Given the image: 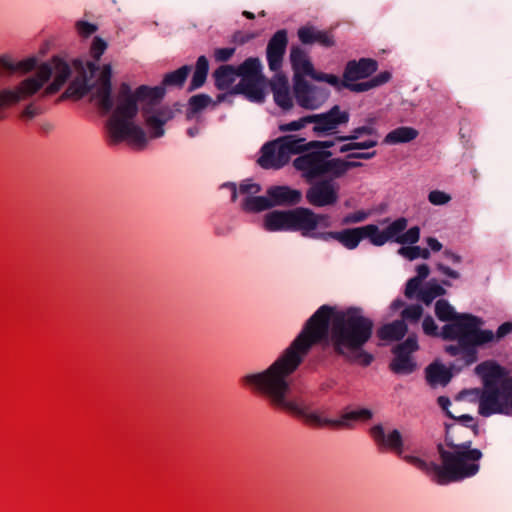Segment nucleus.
Returning a JSON list of instances; mask_svg holds the SVG:
<instances>
[{
    "label": "nucleus",
    "instance_id": "58",
    "mask_svg": "<svg viewBox=\"0 0 512 512\" xmlns=\"http://www.w3.org/2000/svg\"><path fill=\"white\" fill-rule=\"evenodd\" d=\"M510 333H512V322H504L497 328L494 339L501 340Z\"/></svg>",
    "mask_w": 512,
    "mask_h": 512
},
{
    "label": "nucleus",
    "instance_id": "46",
    "mask_svg": "<svg viewBox=\"0 0 512 512\" xmlns=\"http://www.w3.org/2000/svg\"><path fill=\"white\" fill-rule=\"evenodd\" d=\"M350 160L351 159L344 160L342 158H335V179L343 177L350 169L363 166L362 162Z\"/></svg>",
    "mask_w": 512,
    "mask_h": 512
},
{
    "label": "nucleus",
    "instance_id": "16",
    "mask_svg": "<svg viewBox=\"0 0 512 512\" xmlns=\"http://www.w3.org/2000/svg\"><path fill=\"white\" fill-rule=\"evenodd\" d=\"M374 232L375 229L371 227V224H368L365 226L344 228L339 231H329L328 233L319 235V237L323 242L335 240L347 250H355L364 239H369L372 243Z\"/></svg>",
    "mask_w": 512,
    "mask_h": 512
},
{
    "label": "nucleus",
    "instance_id": "31",
    "mask_svg": "<svg viewBox=\"0 0 512 512\" xmlns=\"http://www.w3.org/2000/svg\"><path fill=\"white\" fill-rule=\"evenodd\" d=\"M451 369L442 364L433 363L426 368V379L430 385L446 386L452 378Z\"/></svg>",
    "mask_w": 512,
    "mask_h": 512
},
{
    "label": "nucleus",
    "instance_id": "23",
    "mask_svg": "<svg viewBox=\"0 0 512 512\" xmlns=\"http://www.w3.org/2000/svg\"><path fill=\"white\" fill-rule=\"evenodd\" d=\"M265 77L256 79H240L230 90V94H242L251 102L262 103L265 100Z\"/></svg>",
    "mask_w": 512,
    "mask_h": 512
},
{
    "label": "nucleus",
    "instance_id": "62",
    "mask_svg": "<svg viewBox=\"0 0 512 512\" xmlns=\"http://www.w3.org/2000/svg\"><path fill=\"white\" fill-rule=\"evenodd\" d=\"M437 269L444 275L450 277V278H453V279H458L460 278V274L459 272H457L456 270H453L451 269L450 267L442 264V263H438L437 264Z\"/></svg>",
    "mask_w": 512,
    "mask_h": 512
},
{
    "label": "nucleus",
    "instance_id": "59",
    "mask_svg": "<svg viewBox=\"0 0 512 512\" xmlns=\"http://www.w3.org/2000/svg\"><path fill=\"white\" fill-rule=\"evenodd\" d=\"M41 113H42L41 108H39L38 106H35L34 104H29L23 110L22 117L25 119L31 120Z\"/></svg>",
    "mask_w": 512,
    "mask_h": 512
},
{
    "label": "nucleus",
    "instance_id": "39",
    "mask_svg": "<svg viewBox=\"0 0 512 512\" xmlns=\"http://www.w3.org/2000/svg\"><path fill=\"white\" fill-rule=\"evenodd\" d=\"M37 65V60L34 57L14 62L9 56L3 55L0 57V67L9 72H29Z\"/></svg>",
    "mask_w": 512,
    "mask_h": 512
},
{
    "label": "nucleus",
    "instance_id": "42",
    "mask_svg": "<svg viewBox=\"0 0 512 512\" xmlns=\"http://www.w3.org/2000/svg\"><path fill=\"white\" fill-rule=\"evenodd\" d=\"M339 147V153H347L354 150H368L378 145V141L376 139H367L365 141L357 142L355 140L344 141Z\"/></svg>",
    "mask_w": 512,
    "mask_h": 512
},
{
    "label": "nucleus",
    "instance_id": "36",
    "mask_svg": "<svg viewBox=\"0 0 512 512\" xmlns=\"http://www.w3.org/2000/svg\"><path fill=\"white\" fill-rule=\"evenodd\" d=\"M221 188H228L231 191V201L235 202L238 193L246 196H254L261 191V186L258 183L251 182V180L247 179L240 183L239 188H237L236 184L233 182L224 183Z\"/></svg>",
    "mask_w": 512,
    "mask_h": 512
},
{
    "label": "nucleus",
    "instance_id": "2",
    "mask_svg": "<svg viewBox=\"0 0 512 512\" xmlns=\"http://www.w3.org/2000/svg\"><path fill=\"white\" fill-rule=\"evenodd\" d=\"M192 67L183 65L164 75L160 86H139L135 91L127 83H122L117 95L115 109L107 121L108 144L117 145L128 141L138 148L147 144L144 129L134 119L139 110L152 139L164 136V125L174 118V110L161 101L165 96L166 87L182 88Z\"/></svg>",
    "mask_w": 512,
    "mask_h": 512
},
{
    "label": "nucleus",
    "instance_id": "45",
    "mask_svg": "<svg viewBox=\"0 0 512 512\" xmlns=\"http://www.w3.org/2000/svg\"><path fill=\"white\" fill-rule=\"evenodd\" d=\"M453 422L450 424H462L463 427L470 430L471 435L476 437L479 434V425L475 421V419L469 414H462L459 416L454 415V417H450Z\"/></svg>",
    "mask_w": 512,
    "mask_h": 512
},
{
    "label": "nucleus",
    "instance_id": "1",
    "mask_svg": "<svg viewBox=\"0 0 512 512\" xmlns=\"http://www.w3.org/2000/svg\"><path fill=\"white\" fill-rule=\"evenodd\" d=\"M373 321L358 307L337 310L329 305L320 306L305 322L296 338L265 370L246 374L241 383L261 396L275 408L300 418L313 427L351 428V421H368L373 412L367 408L343 413L339 419L322 417L301 400L289 399L292 375L297 371L312 347L322 344L350 363L369 366L372 354L363 348L373 334Z\"/></svg>",
    "mask_w": 512,
    "mask_h": 512
},
{
    "label": "nucleus",
    "instance_id": "18",
    "mask_svg": "<svg viewBox=\"0 0 512 512\" xmlns=\"http://www.w3.org/2000/svg\"><path fill=\"white\" fill-rule=\"evenodd\" d=\"M287 45L288 34L285 29L278 30L268 41L266 58L271 71L278 72L281 69Z\"/></svg>",
    "mask_w": 512,
    "mask_h": 512
},
{
    "label": "nucleus",
    "instance_id": "43",
    "mask_svg": "<svg viewBox=\"0 0 512 512\" xmlns=\"http://www.w3.org/2000/svg\"><path fill=\"white\" fill-rule=\"evenodd\" d=\"M398 253L411 261L417 258L429 259L431 255L429 249L420 246H403Z\"/></svg>",
    "mask_w": 512,
    "mask_h": 512
},
{
    "label": "nucleus",
    "instance_id": "10",
    "mask_svg": "<svg viewBox=\"0 0 512 512\" xmlns=\"http://www.w3.org/2000/svg\"><path fill=\"white\" fill-rule=\"evenodd\" d=\"M263 227L269 232H298L305 237L304 207L268 212L264 216Z\"/></svg>",
    "mask_w": 512,
    "mask_h": 512
},
{
    "label": "nucleus",
    "instance_id": "8",
    "mask_svg": "<svg viewBox=\"0 0 512 512\" xmlns=\"http://www.w3.org/2000/svg\"><path fill=\"white\" fill-rule=\"evenodd\" d=\"M310 149L305 138L295 135L281 136L262 146L257 162L264 169L278 170L288 164L291 155L304 154Z\"/></svg>",
    "mask_w": 512,
    "mask_h": 512
},
{
    "label": "nucleus",
    "instance_id": "60",
    "mask_svg": "<svg viewBox=\"0 0 512 512\" xmlns=\"http://www.w3.org/2000/svg\"><path fill=\"white\" fill-rule=\"evenodd\" d=\"M376 156V151L371 152H351L347 154V159H362V160H369Z\"/></svg>",
    "mask_w": 512,
    "mask_h": 512
},
{
    "label": "nucleus",
    "instance_id": "32",
    "mask_svg": "<svg viewBox=\"0 0 512 512\" xmlns=\"http://www.w3.org/2000/svg\"><path fill=\"white\" fill-rule=\"evenodd\" d=\"M418 134L419 132L413 127L401 126L390 131L383 142L388 145L408 143L416 139Z\"/></svg>",
    "mask_w": 512,
    "mask_h": 512
},
{
    "label": "nucleus",
    "instance_id": "57",
    "mask_svg": "<svg viewBox=\"0 0 512 512\" xmlns=\"http://www.w3.org/2000/svg\"><path fill=\"white\" fill-rule=\"evenodd\" d=\"M76 28L78 33L83 37H88L97 31V26L95 24L86 21H78Z\"/></svg>",
    "mask_w": 512,
    "mask_h": 512
},
{
    "label": "nucleus",
    "instance_id": "55",
    "mask_svg": "<svg viewBox=\"0 0 512 512\" xmlns=\"http://www.w3.org/2000/svg\"><path fill=\"white\" fill-rule=\"evenodd\" d=\"M336 142V137L334 140H312L308 142V146L317 151H330L329 149L333 147Z\"/></svg>",
    "mask_w": 512,
    "mask_h": 512
},
{
    "label": "nucleus",
    "instance_id": "29",
    "mask_svg": "<svg viewBox=\"0 0 512 512\" xmlns=\"http://www.w3.org/2000/svg\"><path fill=\"white\" fill-rule=\"evenodd\" d=\"M390 79L391 73L388 71H383L374 76L373 78L360 83H354L355 81L343 80L342 86L352 92L360 93L379 87L387 83Z\"/></svg>",
    "mask_w": 512,
    "mask_h": 512
},
{
    "label": "nucleus",
    "instance_id": "12",
    "mask_svg": "<svg viewBox=\"0 0 512 512\" xmlns=\"http://www.w3.org/2000/svg\"><path fill=\"white\" fill-rule=\"evenodd\" d=\"M401 457L406 463L424 472L438 485L462 481L458 474L459 472L454 469L450 463L446 462V460H440L441 464H438L434 461L428 462L413 455H402Z\"/></svg>",
    "mask_w": 512,
    "mask_h": 512
},
{
    "label": "nucleus",
    "instance_id": "50",
    "mask_svg": "<svg viewBox=\"0 0 512 512\" xmlns=\"http://www.w3.org/2000/svg\"><path fill=\"white\" fill-rule=\"evenodd\" d=\"M369 217V213L364 210H358L352 213L346 214L341 219V225L348 226L352 224H358L364 222Z\"/></svg>",
    "mask_w": 512,
    "mask_h": 512
},
{
    "label": "nucleus",
    "instance_id": "37",
    "mask_svg": "<svg viewBox=\"0 0 512 512\" xmlns=\"http://www.w3.org/2000/svg\"><path fill=\"white\" fill-rule=\"evenodd\" d=\"M273 207L270 197L265 196H246L241 201V208L248 213H259Z\"/></svg>",
    "mask_w": 512,
    "mask_h": 512
},
{
    "label": "nucleus",
    "instance_id": "11",
    "mask_svg": "<svg viewBox=\"0 0 512 512\" xmlns=\"http://www.w3.org/2000/svg\"><path fill=\"white\" fill-rule=\"evenodd\" d=\"M310 117L313 134L323 138L337 134L339 128L346 126L350 120V113L339 105H334L328 111L310 114Z\"/></svg>",
    "mask_w": 512,
    "mask_h": 512
},
{
    "label": "nucleus",
    "instance_id": "28",
    "mask_svg": "<svg viewBox=\"0 0 512 512\" xmlns=\"http://www.w3.org/2000/svg\"><path fill=\"white\" fill-rule=\"evenodd\" d=\"M408 221L404 217H400L394 220L389 226L383 231H380L378 226L371 224V227L375 229L372 238V244L374 246H383L386 242L393 238H397L406 229Z\"/></svg>",
    "mask_w": 512,
    "mask_h": 512
},
{
    "label": "nucleus",
    "instance_id": "53",
    "mask_svg": "<svg viewBox=\"0 0 512 512\" xmlns=\"http://www.w3.org/2000/svg\"><path fill=\"white\" fill-rule=\"evenodd\" d=\"M422 328L424 333L428 336L438 337L441 334V331H438V326L430 315H427L423 319Z\"/></svg>",
    "mask_w": 512,
    "mask_h": 512
},
{
    "label": "nucleus",
    "instance_id": "24",
    "mask_svg": "<svg viewBox=\"0 0 512 512\" xmlns=\"http://www.w3.org/2000/svg\"><path fill=\"white\" fill-rule=\"evenodd\" d=\"M378 69V62L371 58H361L358 61L350 60L347 62L343 80L357 81L365 79L374 74Z\"/></svg>",
    "mask_w": 512,
    "mask_h": 512
},
{
    "label": "nucleus",
    "instance_id": "14",
    "mask_svg": "<svg viewBox=\"0 0 512 512\" xmlns=\"http://www.w3.org/2000/svg\"><path fill=\"white\" fill-rule=\"evenodd\" d=\"M418 349L419 345L417 335H409L404 342L393 348L392 352L394 354V358L389 365L390 370L395 374L400 375H409L413 373L417 368V364L411 357V354L416 352Z\"/></svg>",
    "mask_w": 512,
    "mask_h": 512
},
{
    "label": "nucleus",
    "instance_id": "4",
    "mask_svg": "<svg viewBox=\"0 0 512 512\" xmlns=\"http://www.w3.org/2000/svg\"><path fill=\"white\" fill-rule=\"evenodd\" d=\"M470 430L462 424L445 423V441L437 444L440 460H446L462 480L475 476L480 469L481 450L472 448Z\"/></svg>",
    "mask_w": 512,
    "mask_h": 512
},
{
    "label": "nucleus",
    "instance_id": "20",
    "mask_svg": "<svg viewBox=\"0 0 512 512\" xmlns=\"http://www.w3.org/2000/svg\"><path fill=\"white\" fill-rule=\"evenodd\" d=\"M331 217L329 214L316 213L310 208L304 207V228L305 238L320 240L319 235L328 233L320 228H329L331 226Z\"/></svg>",
    "mask_w": 512,
    "mask_h": 512
},
{
    "label": "nucleus",
    "instance_id": "63",
    "mask_svg": "<svg viewBox=\"0 0 512 512\" xmlns=\"http://www.w3.org/2000/svg\"><path fill=\"white\" fill-rule=\"evenodd\" d=\"M438 405L442 408V410L445 411L446 415L450 417H454V414L449 410V407L451 405V401L446 396H440L437 399Z\"/></svg>",
    "mask_w": 512,
    "mask_h": 512
},
{
    "label": "nucleus",
    "instance_id": "26",
    "mask_svg": "<svg viewBox=\"0 0 512 512\" xmlns=\"http://www.w3.org/2000/svg\"><path fill=\"white\" fill-rule=\"evenodd\" d=\"M267 195L270 197L274 206H294L302 201V192L298 189H293L289 186H271L267 190Z\"/></svg>",
    "mask_w": 512,
    "mask_h": 512
},
{
    "label": "nucleus",
    "instance_id": "40",
    "mask_svg": "<svg viewBox=\"0 0 512 512\" xmlns=\"http://www.w3.org/2000/svg\"><path fill=\"white\" fill-rule=\"evenodd\" d=\"M445 294L446 290L443 286L431 280L426 284L425 288L419 291L417 298L424 304L429 305L435 298L444 296Z\"/></svg>",
    "mask_w": 512,
    "mask_h": 512
},
{
    "label": "nucleus",
    "instance_id": "21",
    "mask_svg": "<svg viewBox=\"0 0 512 512\" xmlns=\"http://www.w3.org/2000/svg\"><path fill=\"white\" fill-rule=\"evenodd\" d=\"M331 217L329 214L316 213L310 208L304 207V228L305 238L320 240L319 235L328 233L320 228H329L331 226Z\"/></svg>",
    "mask_w": 512,
    "mask_h": 512
},
{
    "label": "nucleus",
    "instance_id": "41",
    "mask_svg": "<svg viewBox=\"0 0 512 512\" xmlns=\"http://www.w3.org/2000/svg\"><path fill=\"white\" fill-rule=\"evenodd\" d=\"M363 135H377V130L374 127V120L368 119V124L354 128L348 135H337L336 141L344 142L348 140H358Z\"/></svg>",
    "mask_w": 512,
    "mask_h": 512
},
{
    "label": "nucleus",
    "instance_id": "51",
    "mask_svg": "<svg viewBox=\"0 0 512 512\" xmlns=\"http://www.w3.org/2000/svg\"><path fill=\"white\" fill-rule=\"evenodd\" d=\"M422 282L423 281L419 280V278H414V277L410 278L406 283L405 296L408 299H413L414 297H417V295L419 294V291L422 290L421 289Z\"/></svg>",
    "mask_w": 512,
    "mask_h": 512
},
{
    "label": "nucleus",
    "instance_id": "27",
    "mask_svg": "<svg viewBox=\"0 0 512 512\" xmlns=\"http://www.w3.org/2000/svg\"><path fill=\"white\" fill-rule=\"evenodd\" d=\"M298 38L304 45H312L318 43L319 45L329 48L334 46L335 40L332 34L327 31H321L314 26L306 25L298 29Z\"/></svg>",
    "mask_w": 512,
    "mask_h": 512
},
{
    "label": "nucleus",
    "instance_id": "48",
    "mask_svg": "<svg viewBox=\"0 0 512 512\" xmlns=\"http://www.w3.org/2000/svg\"><path fill=\"white\" fill-rule=\"evenodd\" d=\"M420 238V228L413 226L409 228L405 233L398 236L395 241L400 244H415Z\"/></svg>",
    "mask_w": 512,
    "mask_h": 512
},
{
    "label": "nucleus",
    "instance_id": "6",
    "mask_svg": "<svg viewBox=\"0 0 512 512\" xmlns=\"http://www.w3.org/2000/svg\"><path fill=\"white\" fill-rule=\"evenodd\" d=\"M480 326L469 323L445 324L440 337L446 341H457V344L445 346V352L453 357L462 354L466 366L476 362V348L494 340L493 331L482 330Z\"/></svg>",
    "mask_w": 512,
    "mask_h": 512
},
{
    "label": "nucleus",
    "instance_id": "9",
    "mask_svg": "<svg viewBox=\"0 0 512 512\" xmlns=\"http://www.w3.org/2000/svg\"><path fill=\"white\" fill-rule=\"evenodd\" d=\"M332 151L310 149L293 160V167L307 181L326 175L335 179V158Z\"/></svg>",
    "mask_w": 512,
    "mask_h": 512
},
{
    "label": "nucleus",
    "instance_id": "61",
    "mask_svg": "<svg viewBox=\"0 0 512 512\" xmlns=\"http://www.w3.org/2000/svg\"><path fill=\"white\" fill-rule=\"evenodd\" d=\"M254 37H255V35L252 33H243V32L238 31L233 35V40H234V42L242 45V44L249 42Z\"/></svg>",
    "mask_w": 512,
    "mask_h": 512
},
{
    "label": "nucleus",
    "instance_id": "64",
    "mask_svg": "<svg viewBox=\"0 0 512 512\" xmlns=\"http://www.w3.org/2000/svg\"><path fill=\"white\" fill-rule=\"evenodd\" d=\"M417 275L414 278H419V280H425L430 273V268L427 264L423 263L417 266L416 268Z\"/></svg>",
    "mask_w": 512,
    "mask_h": 512
},
{
    "label": "nucleus",
    "instance_id": "13",
    "mask_svg": "<svg viewBox=\"0 0 512 512\" xmlns=\"http://www.w3.org/2000/svg\"><path fill=\"white\" fill-rule=\"evenodd\" d=\"M330 91L323 86L297 79L293 83V97L298 106L306 110L319 109L329 98Z\"/></svg>",
    "mask_w": 512,
    "mask_h": 512
},
{
    "label": "nucleus",
    "instance_id": "47",
    "mask_svg": "<svg viewBox=\"0 0 512 512\" xmlns=\"http://www.w3.org/2000/svg\"><path fill=\"white\" fill-rule=\"evenodd\" d=\"M423 315V308L421 305L419 304H412V305H409L407 307H405L402 312H401V316H402V319L401 320H408L410 322H418L419 319L422 317Z\"/></svg>",
    "mask_w": 512,
    "mask_h": 512
},
{
    "label": "nucleus",
    "instance_id": "34",
    "mask_svg": "<svg viewBox=\"0 0 512 512\" xmlns=\"http://www.w3.org/2000/svg\"><path fill=\"white\" fill-rule=\"evenodd\" d=\"M408 331L404 320H395L392 323L385 324L377 331L381 340H400Z\"/></svg>",
    "mask_w": 512,
    "mask_h": 512
},
{
    "label": "nucleus",
    "instance_id": "44",
    "mask_svg": "<svg viewBox=\"0 0 512 512\" xmlns=\"http://www.w3.org/2000/svg\"><path fill=\"white\" fill-rule=\"evenodd\" d=\"M496 390L502 400L509 405V402H512V377L505 375L496 381Z\"/></svg>",
    "mask_w": 512,
    "mask_h": 512
},
{
    "label": "nucleus",
    "instance_id": "38",
    "mask_svg": "<svg viewBox=\"0 0 512 512\" xmlns=\"http://www.w3.org/2000/svg\"><path fill=\"white\" fill-rule=\"evenodd\" d=\"M210 105L212 106V98L208 94L200 93L191 96L188 100L186 119L192 120L198 113Z\"/></svg>",
    "mask_w": 512,
    "mask_h": 512
},
{
    "label": "nucleus",
    "instance_id": "19",
    "mask_svg": "<svg viewBox=\"0 0 512 512\" xmlns=\"http://www.w3.org/2000/svg\"><path fill=\"white\" fill-rule=\"evenodd\" d=\"M435 315L447 324H458V323H469L470 325H482L483 321L481 318L469 314V313H458L454 307L445 299H439L435 303Z\"/></svg>",
    "mask_w": 512,
    "mask_h": 512
},
{
    "label": "nucleus",
    "instance_id": "35",
    "mask_svg": "<svg viewBox=\"0 0 512 512\" xmlns=\"http://www.w3.org/2000/svg\"><path fill=\"white\" fill-rule=\"evenodd\" d=\"M238 77L241 79L264 78L262 64L259 58L249 57L236 67Z\"/></svg>",
    "mask_w": 512,
    "mask_h": 512
},
{
    "label": "nucleus",
    "instance_id": "54",
    "mask_svg": "<svg viewBox=\"0 0 512 512\" xmlns=\"http://www.w3.org/2000/svg\"><path fill=\"white\" fill-rule=\"evenodd\" d=\"M428 200L433 205H444L451 200V197L443 191L433 190L429 193Z\"/></svg>",
    "mask_w": 512,
    "mask_h": 512
},
{
    "label": "nucleus",
    "instance_id": "56",
    "mask_svg": "<svg viewBox=\"0 0 512 512\" xmlns=\"http://www.w3.org/2000/svg\"><path fill=\"white\" fill-rule=\"evenodd\" d=\"M234 47L217 48L214 51V58L217 62H226L234 55Z\"/></svg>",
    "mask_w": 512,
    "mask_h": 512
},
{
    "label": "nucleus",
    "instance_id": "52",
    "mask_svg": "<svg viewBox=\"0 0 512 512\" xmlns=\"http://www.w3.org/2000/svg\"><path fill=\"white\" fill-rule=\"evenodd\" d=\"M107 48V43L100 37H95L93 39L91 45V56L95 59V61H99L102 54L105 52Z\"/></svg>",
    "mask_w": 512,
    "mask_h": 512
},
{
    "label": "nucleus",
    "instance_id": "25",
    "mask_svg": "<svg viewBox=\"0 0 512 512\" xmlns=\"http://www.w3.org/2000/svg\"><path fill=\"white\" fill-rule=\"evenodd\" d=\"M289 58L293 70V83H296L297 79L306 80L305 77L312 74L313 64L303 48L292 46Z\"/></svg>",
    "mask_w": 512,
    "mask_h": 512
},
{
    "label": "nucleus",
    "instance_id": "49",
    "mask_svg": "<svg viewBox=\"0 0 512 512\" xmlns=\"http://www.w3.org/2000/svg\"><path fill=\"white\" fill-rule=\"evenodd\" d=\"M311 124V117L310 115L303 116L299 118L298 120L291 121L289 123L281 124L279 125V130L281 132H288V131H298L302 128L306 127V125Z\"/></svg>",
    "mask_w": 512,
    "mask_h": 512
},
{
    "label": "nucleus",
    "instance_id": "5",
    "mask_svg": "<svg viewBox=\"0 0 512 512\" xmlns=\"http://www.w3.org/2000/svg\"><path fill=\"white\" fill-rule=\"evenodd\" d=\"M74 67L78 76L70 83L63 97L82 98L90 91H94L98 106L104 113H109L114 107L112 98V69L109 64L104 65L102 70L96 62L75 60Z\"/></svg>",
    "mask_w": 512,
    "mask_h": 512
},
{
    "label": "nucleus",
    "instance_id": "22",
    "mask_svg": "<svg viewBox=\"0 0 512 512\" xmlns=\"http://www.w3.org/2000/svg\"><path fill=\"white\" fill-rule=\"evenodd\" d=\"M275 103L284 111L293 108V97L290 92L288 78L282 73H276L269 82Z\"/></svg>",
    "mask_w": 512,
    "mask_h": 512
},
{
    "label": "nucleus",
    "instance_id": "33",
    "mask_svg": "<svg viewBox=\"0 0 512 512\" xmlns=\"http://www.w3.org/2000/svg\"><path fill=\"white\" fill-rule=\"evenodd\" d=\"M209 72V61L206 56L201 55L198 57L195 68L193 71L192 79L190 81L188 91L192 92L204 86Z\"/></svg>",
    "mask_w": 512,
    "mask_h": 512
},
{
    "label": "nucleus",
    "instance_id": "30",
    "mask_svg": "<svg viewBox=\"0 0 512 512\" xmlns=\"http://www.w3.org/2000/svg\"><path fill=\"white\" fill-rule=\"evenodd\" d=\"M236 77H238L237 70L232 65H221L213 72L215 87L221 91L229 89Z\"/></svg>",
    "mask_w": 512,
    "mask_h": 512
},
{
    "label": "nucleus",
    "instance_id": "3",
    "mask_svg": "<svg viewBox=\"0 0 512 512\" xmlns=\"http://www.w3.org/2000/svg\"><path fill=\"white\" fill-rule=\"evenodd\" d=\"M71 74L69 64L60 57H53L50 62L43 63L36 73L24 79L14 89L0 91V120L5 118V111L11 105L27 99L37 93L53 76V82L44 90L43 95L58 92Z\"/></svg>",
    "mask_w": 512,
    "mask_h": 512
},
{
    "label": "nucleus",
    "instance_id": "7",
    "mask_svg": "<svg viewBox=\"0 0 512 512\" xmlns=\"http://www.w3.org/2000/svg\"><path fill=\"white\" fill-rule=\"evenodd\" d=\"M475 373L483 380L484 390L480 389L463 390L459 396L479 397V414L489 417L493 414H508L510 406L498 395L496 381L506 375V370L499 364L492 361H485L475 367Z\"/></svg>",
    "mask_w": 512,
    "mask_h": 512
},
{
    "label": "nucleus",
    "instance_id": "15",
    "mask_svg": "<svg viewBox=\"0 0 512 512\" xmlns=\"http://www.w3.org/2000/svg\"><path fill=\"white\" fill-rule=\"evenodd\" d=\"M305 198L316 208L333 207L339 201V187L333 179H321L306 190Z\"/></svg>",
    "mask_w": 512,
    "mask_h": 512
},
{
    "label": "nucleus",
    "instance_id": "17",
    "mask_svg": "<svg viewBox=\"0 0 512 512\" xmlns=\"http://www.w3.org/2000/svg\"><path fill=\"white\" fill-rule=\"evenodd\" d=\"M369 433L380 450L387 449L399 457L402 456L404 441L398 429H392L386 433L382 424H376L370 428Z\"/></svg>",
    "mask_w": 512,
    "mask_h": 512
}]
</instances>
